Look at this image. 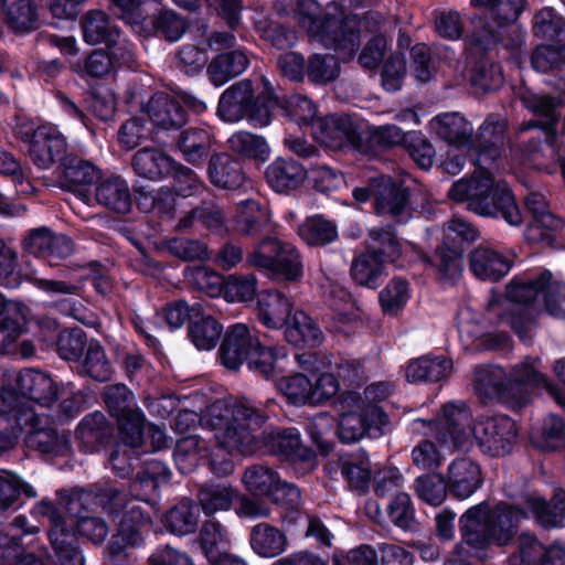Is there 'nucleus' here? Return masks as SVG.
<instances>
[{"label": "nucleus", "instance_id": "nucleus-1", "mask_svg": "<svg viewBox=\"0 0 565 565\" xmlns=\"http://www.w3.org/2000/svg\"><path fill=\"white\" fill-rule=\"evenodd\" d=\"M268 419V411L263 406L218 398L209 408L204 423L220 430L217 439L224 447L243 454L265 446L286 460L309 461L315 457V451L302 444L298 428H264Z\"/></svg>", "mask_w": 565, "mask_h": 565}, {"label": "nucleus", "instance_id": "nucleus-2", "mask_svg": "<svg viewBox=\"0 0 565 565\" xmlns=\"http://www.w3.org/2000/svg\"><path fill=\"white\" fill-rule=\"evenodd\" d=\"M57 397V387L44 372L26 369L19 373L14 388L0 395V451L11 449L23 426L32 422L31 402L50 406Z\"/></svg>", "mask_w": 565, "mask_h": 565}, {"label": "nucleus", "instance_id": "nucleus-3", "mask_svg": "<svg viewBox=\"0 0 565 565\" xmlns=\"http://www.w3.org/2000/svg\"><path fill=\"white\" fill-rule=\"evenodd\" d=\"M436 135L456 149L467 148L475 166H491L501 158L508 121L489 115L473 138L471 124L459 113H444L430 121Z\"/></svg>", "mask_w": 565, "mask_h": 565}, {"label": "nucleus", "instance_id": "nucleus-4", "mask_svg": "<svg viewBox=\"0 0 565 565\" xmlns=\"http://www.w3.org/2000/svg\"><path fill=\"white\" fill-rule=\"evenodd\" d=\"M295 19L311 39L337 52L355 53L360 49L361 19L356 13L328 12L317 0H296Z\"/></svg>", "mask_w": 565, "mask_h": 565}, {"label": "nucleus", "instance_id": "nucleus-5", "mask_svg": "<svg viewBox=\"0 0 565 565\" xmlns=\"http://www.w3.org/2000/svg\"><path fill=\"white\" fill-rule=\"evenodd\" d=\"M447 195L456 203L467 202L468 210L477 215L502 218L512 226H519L523 222L513 192L509 188L500 186L487 169H481L471 180L454 182Z\"/></svg>", "mask_w": 565, "mask_h": 565}, {"label": "nucleus", "instance_id": "nucleus-6", "mask_svg": "<svg viewBox=\"0 0 565 565\" xmlns=\"http://www.w3.org/2000/svg\"><path fill=\"white\" fill-rule=\"evenodd\" d=\"M284 347L265 345L245 323H233L224 331L217 360L228 371L237 372L246 363L247 369L269 380L275 376L277 362L286 358Z\"/></svg>", "mask_w": 565, "mask_h": 565}, {"label": "nucleus", "instance_id": "nucleus-7", "mask_svg": "<svg viewBox=\"0 0 565 565\" xmlns=\"http://www.w3.org/2000/svg\"><path fill=\"white\" fill-rule=\"evenodd\" d=\"M369 239L364 249L354 256L350 276L358 286L376 290L388 276L386 264L404 268L406 255L392 224L371 228Z\"/></svg>", "mask_w": 565, "mask_h": 565}, {"label": "nucleus", "instance_id": "nucleus-8", "mask_svg": "<svg viewBox=\"0 0 565 565\" xmlns=\"http://www.w3.org/2000/svg\"><path fill=\"white\" fill-rule=\"evenodd\" d=\"M526 6V0H501L492 15L476 19L467 38L470 49L483 52L498 45L512 51L521 49L524 36L519 19Z\"/></svg>", "mask_w": 565, "mask_h": 565}, {"label": "nucleus", "instance_id": "nucleus-9", "mask_svg": "<svg viewBox=\"0 0 565 565\" xmlns=\"http://www.w3.org/2000/svg\"><path fill=\"white\" fill-rule=\"evenodd\" d=\"M266 307L260 312L263 323L273 329L285 326V339L296 349H316L323 343L324 334L318 321L300 309L291 313L292 302L282 291H269Z\"/></svg>", "mask_w": 565, "mask_h": 565}, {"label": "nucleus", "instance_id": "nucleus-10", "mask_svg": "<svg viewBox=\"0 0 565 565\" xmlns=\"http://www.w3.org/2000/svg\"><path fill=\"white\" fill-rule=\"evenodd\" d=\"M118 490L108 484V518L117 524L116 532L108 541V564L129 565L128 548L143 545L142 531L151 523V518L141 507L125 504L120 510L115 500Z\"/></svg>", "mask_w": 565, "mask_h": 565}, {"label": "nucleus", "instance_id": "nucleus-11", "mask_svg": "<svg viewBox=\"0 0 565 565\" xmlns=\"http://www.w3.org/2000/svg\"><path fill=\"white\" fill-rule=\"evenodd\" d=\"M478 231L469 223L455 218L446 231L443 243L434 255L422 254V262L437 269L443 280L456 279L462 270V259L470 254L472 244L478 238Z\"/></svg>", "mask_w": 565, "mask_h": 565}, {"label": "nucleus", "instance_id": "nucleus-12", "mask_svg": "<svg viewBox=\"0 0 565 565\" xmlns=\"http://www.w3.org/2000/svg\"><path fill=\"white\" fill-rule=\"evenodd\" d=\"M249 266L267 269L275 277L298 281L303 276L302 263L297 248L277 237H265L246 257Z\"/></svg>", "mask_w": 565, "mask_h": 565}, {"label": "nucleus", "instance_id": "nucleus-13", "mask_svg": "<svg viewBox=\"0 0 565 565\" xmlns=\"http://www.w3.org/2000/svg\"><path fill=\"white\" fill-rule=\"evenodd\" d=\"M356 401L358 409L342 412L337 423V436L342 444H353L367 436H381L383 427L388 424V416L385 411L374 404L364 403L360 395Z\"/></svg>", "mask_w": 565, "mask_h": 565}, {"label": "nucleus", "instance_id": "nucleus-14", "mask_svg": "<svg viewBox=\"0 0 565 565\" xmlns=\"http://www.w3.org/2000/svg\"><path fill=\"white\" fill-rule=\"evenodd\" d=\"M480 450L490 457H503L513 450L518 425L508 415L479 417L472 427Z\"/></svg>", "mask_w": 565, "mask_h": 565}, {"label": "nucleus", "instance_id": "nucleus-15", "mask_svg": "<svg viewBox=\"0 0 565 565\" xmlns=\"http://www.w3.org/2000/svg\"><path fill=\"white\" fill-rule=\"evenodd\" d=\"M147 121L153 132L152 140L168 143L163 137H173L189 120L184 105L167 93H156L143 107Z\"/></svg>", "mask_w": 565, "mask_h": 565}, {"label": "nucleus", "instance_id": "nucleus-16", "mask_svg": "<svg viewBox=\"0 0 565 565\" xmlns=\"http://www.w3.org/2000/svg\"><path fill=\"white\" fill-rule=\"evenodd\" d=\"M243 482L253 497L267 498L278 505L289 507L300 498L299 489L296 486L282 481L276 470L263 465L247 468L243 476Z\"/></svg>", "mask_w": 565, "mask_h": 565}, {"label": "nucleus", "instance_id": "nucleus-17", "mask_svg": "<svg viewBox=\"0 0 565 565\" xmlns=\"http://www.w3.org/2000/svg\"><path fill=\"white\" fill-rule=\"evenodd\" d=\"M375 182L373 210L376 215L390 216L395 223L404 224L413 215L412 190L404 181L391 175H379Z\"/></svg>", "mask_w": 565, "mask_h": 565}, {"label": "nucleus", "instance_id": "nucleus-18", "mask_svg": "<svg viewBox=\"0 0 565 565\" xmlns=\"http://www.w3.org/2000/svg\"><path fill=\"white\" fill-rule=\"evenodd\" d=\"M34 509L39 515L46 516L50 521L49 537L58 565H84V557L75 546L74 524L68 523L47 501H41Z\"/></svg>", "mask_w": 565, "mask_h": 565}, {"label": "nucleus", "instance_id": "nucleus-19", "mask_svg": "<svg viewBox=\"0 0 565 565\" xmlns=\"http://www.w3.org/2000/svg\"><path fill=\"white\" fill-rule=\"evenodd\" d=\"M524 206L531 220L525 227L524 237L529 243L552 247L556 243L557 233L565 225L562 217L548 210L542 193L530 192L524 199Z\"/></svg>", "mask_w": 565, "mask_h": 565}, {"label": "nucleus", "instance_id": "nucleus-20", "mask_svg": "<svg viewBox=\"0 0 565 565\" xmlns=\"http://www.w3.org/2000/svg\"><path fill=\"white\" fill-rule=\"evenodd\" d=\"M135 26L148 35L177 42L186 32L189 23L181 14L164 7L160 0H146Z\"/></svg>", "mask_w": 565, "mask_h": 565}, {"label": "nucleus", "instance_id": "nucleus-21", "mask_svg": "<svg viewBox=\"0 0 565 565\" xmlns=\"http://www.w3.org/2000/svg\"><path fill=\"white\" fill-rule=\"evenodd\" d=\"M363 132L349 115L331 114L318 120L313 136L319 141L334 149H351L361 153Z\"/></svg>", "mask_w": 565, "mask_h": 565}, {"label": "nucleus", "instance_id": "nucleus-22", "mask_svg": "<svg viewBox=\"0 0 565 565\" xmlns=\"http://www.w3.org/2000/svg\"><path fill=\"white\" fill-rule=\"evenodd\" d=\"M480 394L495 399L512 409H521L531 402L529 390L524 388L514 377H508L502 369L487 370L478 377Z\"/></svg>", "mask_w": 565, "mask_h": 565}, {"label": "nucleus", "instance_id": "nucleus-23", "mask_svg": "<svg viewBox=\"0 0 565 565\" xmlns=\"http://www.w3.org/2000/svg\"><path fill=\"white\" fill-rule=\"evenodd\" d=\"M529 520V511L518 504L500 501L484 509V523L498 546L508 545L516 535L519 525Z\"/></svg>", "mask_w": 565, "mask_h": 565}, {"label": "nucleus", "instance_id": "nucleus-24", "mask_svg": "<svg viewBox=\"0 0 565 565\" xmlns=\"http://www.w3.org/2000/svg\"><path fill=\"white\" fill-rule=\"evenodd\" d=\"M58 499L61 507L68 515L77 520L83 516L98 515L106 509V490L99 484L63 489L58 492Z\"/></svg>", "mask_w": 565, "mask_h": 565}, {"label": "nucleus", "instance_id": "nucleus-25", "mask_svg": "<svg viewBox=\"0 0 565 565\" xmlns=\"http://www.w3.org/2000/svg\"><path fill=\"white\" fill-rule=\"evenodd\" d=\"M25 252L47 259L50 264L64 259L73 253V242L65 235H55L47 227H39L30 231L23 239Z\"/></svg>", "mask_w": 565, "mask_h": 565}, {"label": "nucleus", "instance_id": "nucleus-26", "mask_svg": "<svg viewBox=\"0 0 565 565\" xmlns=\"http://www.w3.org/2000/svg\"><path fill=\"white\" fill-rule=\"evenodd\" d=\"M449 494L458 500L471 497L483 483L481 467L470 458L455 459L448 467Z\"/></svg>", "mask_w": 565, "mask_h": 565}, {"label": "nucleus", "instance_id": "nucleus-27", "mask_svg": "<svg viewBox=\"0 0 565 565\" xmlns=\"http://www.w3.org/2000/svg\"><path fill=\"white\" fill-rule=\"evenodd\" d=\"M65 138L52 127H38L33 134V142L29 147L31 160L41 169H47L53 163L66 157Z\"/></svg>", "mask_w": 565, "mask_h": 565}, {"label": "nucleus", "instance_id": "nucleus-28", "mask_svg": "<svg viewBox=\"0 0 565 565\" xmlns=\"http://www.w3.org/2000/svg\"><path fill=\"white\" fill-rule=\"evenodd\" d=\"M210 182L220 189L235 191L246 182L242 161L228 152H213L207 164Z\"/></svg>", "mask_w": 565, "mask_h": 565}, {"label": "nucleus", "instance_id": "nucleus-29", "mask_svg": "<svg viewBox=\"0 0 565 565\" xmlns=\"http://www.w3.org/2000/svg\"><path fill=\"white\" fill-rule=\"evenodd\" d=\"M308 177L307 168L292 158L278 157L265 171V180L277 193H289L299 189Z\"/></svg>", "mask_w": 565, "mask_h": 565}, {"label": "nucleus", "instance_id": "nucleus-30", "mask_svg": "<svg viewBox=\"0 0 565 565\" xmlns=\"http://www.w3.org/2000/svg\"><path fill=\"white\" fill-rule=\"evenodd\" d=\"M194 313L186 330L188 340L199 351H211L217 347L224 334V326L212 315L205 312L200 303H195Z\"/></svg>", "mask_w": 565, "mask_h": 565}, {"label": "nucleus", "instance_id": "nucleus-31", "mask_svg": "<svg viewBox=\"0 0 565 565\" xmlns=\"http://www.w3.org/2000/svg\"><path fill=\"white\" fill-rule=\"evenodd\" d=\"M276 391L279 398L267 399L265 409L278 405L282 407L299 408L306 405H312V380L302 373L286 375L276 381Z\"/></svg>", "mask_w": 565, "mask_h": 565}, {"label": "nucleus", "instance_id": "nucleus-32", "mask_svg": "<svg viewBox=\"0 0 565 565\" xmlns=\"http://www.w3.org/2000/svg\"><path fill=\"white\" fill-rule=\"evenodd\" d=\"M524 509L543 529L565 527V491L556 490L551 501L541 495H526Z\"/></svg>", "mask_w": 565, "mask_h": 565}, {"label": "nucleus", "instance_id": "nucleus-33", "mask_svg": "<svg viewBox=\"0 0 565 565\" xmlns=\"http://www.w3.org/2000/svg\"><path fill=\"white\" fill-rule=\"evenodd\" d=\"M512 266L511 258L491 248H476L469 254L470 271L483 281H500L510 273Z\"/></svg>", "mask_w": 565, "mask_h": 565}, {"label": "nucleus", "instance_id": "nucleus-34", "mask_svg": "<svg viewBox=\"0 0 565 565\" xmlns=\"http://www.w3.org/2000/svg\"><path fill=\"white\" fill-rule=\"evenodd\" d=\"M171 143H175L185 161L199 167L212 154L213 136L209 128L190 127L173 135Z\"/></svg>", "mask_w": 565, "mask_h": 565}, {"label": "nucleus", "instance_id": "nucleus-35", "mask_svg": "<svg viewBox=\"0 0 565 565\" xmlns=\"http://www.w3.org/2000/svg\"><path fill=\"white\" fill-rule=\"evenodd\" d=\"M550 278V269H543L536 275L530 273L515 275L505 286V297L513 303L531 308L536 303Z\"/></svg>", "mask_w": 565, "mask_h": 565}, {"label": "nucleus", "instance_id": "nucleus-36", "mask_svg": "<svg viewBox=\"0 0 565 565\" xmlns=\"http://www.w3.org/2000/svg\"><path fill=\"white\" fill-rule=\"evenodd\" d=\"M201 509L190 498L181 499L162 518L163 527L172 535L182 537L196 532Z\"/></svg>", "mask_w": 565, "mask_h": 565}, {"label": "nucleus", "instance_id": "nucleus-37", "mask_svg": "<svg viewBox=\"0 0 565 565\" xmlns=\"http://www.w3.org/2000/svg\"><path fill=\"white\" fill-rule=\"evenodd\" d=\"M174 159L157 148L145 147L132 157L131 166L141 178L159 181L169 178Z\"/></svg>", "mask_w": 565, "mask_h": 565}, {"label": "nucleus", "instance_id": "nucleus-38", "mask_svg": "<svg viewBox=\"0 0 565 565\" xmlns=\"http://www.w3.org/2000/svg\"><path fill=\"white\" fill-rule=\"evenodd\" d=\"M452 369V361L444 355H424L412 360L405 372L407 382H439L446 379Z\"/></svg>", "mask_w": 565, "mask_h": 565}, {"label": "nucleus", "instance_id": "nucleus-39", "mask_svg": "<svg viewBox=\"0 0 565 565\" xmlns=\"http://www.w3.org/2000/svg\"><path fill=\"white\" fill-rule=\"evenodd\" d=\"M263 89L255 96L249 98L246 106V118L253 126L265 127L270 124L273 111L282 105L281 98L276 94L271 83L262 77Z\"/></svg>", "mask_w": 565, "mask_h": 565}, {"label": "nucleus", "instance_id": "nucleus-40", "mask_svg": "<svg viewBox=\"0 0 565 565\" xmlns=\"http://www.w3.org/2000/svg\"><path fill=\"white\" fill-rule=\"evenodd\" d=\"M514 377L524 388H544L555 404L565 411V388L539 371L530 360L520 363L513 372Z\"/></svg>", "mask_w": 565, "mask_h": 565}, {"label": "nucleus", "instance_id": "nucleus-41", "mask_svg": "<svg viewBox=\"0 0 565 565\" xmlns=\"http://www.w3.org/2000/svg\"><path fill=\"white\" fill-rule=\"evenodd\" d=\"M58 170L63 177L62 188L77 191L78 186L90 185L102 179V172L89 161L67 154L62 159Z\"/></svg>", "mask_w": 565, "mask_h": 565}, {"label": "nucleus", "instance_id": "nucleus-42", "mask_svg": "<svg viewBox=\"0 0 565 565\" xmlns=\"http://www.w3.org/2000/svg\"><path fill=\"white\" fill-rule=\"evenodd\" d=\"M247 56L238 50L217 54L207 66V74L214 86H223L242 74L248 66Z\"/></svg>", "mask_w": 565, "mask_h": 565}, {"label": "nucleus", "instance_id": "nucleus-43", "mask_svg": "<svg viewBox=\"0 0 565 565\" xmlns=\"http://www.w3.org/2000/svg\"><path fill=\"white\" fill-rule=\"evenodd\" d=\"M444 422L437 433L441 445L460 448L466 439V427L462 418L466 416V405L448 402L443 406Z\"/></svg>", "mask_w": 565, "mask_h": 565}, {"label": "nucleus", "instance_id": "nucleus-44", "mask_svg": "<svg viewBox=\"0 0 565 565\" xmlns=\"http://www.w3.org/2000/svg\"><path fill=\"white\" fill-rule=\"evenodd\" d=\"M9 26L14 32L25 33L39 28L35 0H0Z\"/></svg>", "mask_w": 565, "mask_h": 565}, {"label": "nucleus", "instance_id": "nucleus-45", "mask_svg": "<svg viewBox=\"0 0 565 565\" xmlns=\"http://www.w3.org/2000/svg\"><path fill=\"white\" fill-rule=\"evenodd\" d=\"M81 450L88 454L100 451L106 446V416L96 411L86 415L76 428Z\"/></svg>", "mask_w": 565, "mask_h": 565}, {"label": "nucleus", "instance_id": "nucleus-46", "mask_svg": "<svg viewBox=\"0 0 565 565\" xmlns=\"http://www.w3.org/2000/svg\"><path fill=\"white\" fill-rule=\"evenodd\" d=\"M250 546L262 557H275L285 552L287 537L282 531L268 523L255 525L250 532Z\"/></svg>", "mask_w": 565, "mask_h": 565}, {"label": "nucleus", "instance_id": "nucleus-47", "mask_svg": "<svg viewBox=\"0 0 565 565\" xmlns=\"http://www.w3.org/2000/svg\"><path fill=\"white\" fill-rule=\"evenodd\" d=\"M111 418L115 420L118 439L122 445L132 449L142 446L147 418L140 407L119 413Z\"/></svg>", "mask_w": 565, "mask_h": 565}, {"label": "nucleus", "instance_id": "nucleus-48", "mask_svg": "<svg viewBox=\"0 0 565 565\" xmlns=\"http://www.w3.org/2000/svg\"><path fill=\"white\" fill-rule=\"evenodd\" d=\"M482 55L475 62L470 71V83L482 93L498 90L504 81L502 68L499 63L491 61L487 52L479 51Z\"/></svg>", "mask_w": 565, "mask_h": 565}, {"label": "nucleus", "instance_id": "nucleus-49", "mask_svg": "<svg viewBox=\"0 0 565 565\" xmlns=\"http://www.w3.org/2000/svg\"><path fill=\"white\" fill-rule=\"evenodd\" d=\"M267 211L255 200L244 201L234 217V228L242 235H256L268 224Z\"/></svg>", "mask_w": 565, "mask_h": 565}, {"label": "nucleus", "instance_id": "nucleus-50", "mask_svg": "<svg viewBox=\"0 0 565 565\" xmlns=\"http://www.w3.org/2000/svg\"><path fill=\"white\" fill-rule=\"evenodd\" d=\"M341 475L348 482L350 489L365 491L369 489L372 471L366 455L354 458L353 455L344 454L339 457Z\"/></svg>", "mask_w": 565, "mask_h": 565}, {"label": "nucleus", "instance_id": "nucleus-51", "mask_svg": "<svg viewBox=\"0 0 565 565\" xmlns=\"http://www.w3.org/2000/svg\"><path fill=\"white\" fill-rule=\"evenodd\" d=\"M282 105L290 120L295 121L301 129L311 128L312 134L318 127L317 105L307 96L292 95L289 98H281Z\"/></svg>", "mask_w": 565, "mask_h": 565}, {"label": "nucleus", "instance_id": "nucleus-52", "mask_svg": "<svg viewBox=\"0 0 565 565\" xmlns=\"http://www.w3.org/2000/svg\"><path fill=\"white\" fill-rule=\"evenodd\" d=\"M339 60L332 54L312 53L307 58L306 78L315 85H326L340 75Z\"/></svg>", "mask_w": 565, "mask_h": 565}, {"label": "nucleus", "instance_id": "nucleus-53", "mask_svg": "<svg viewBox=\"0 0 565 565\" xmlns=\"http://www.w3.org/2000/svg\"><path fill=\"white\" fill-rule=\"evenodd\" d=\"M298 233L311 246H324L338 238L337 225L322 215L308 217L299 226Z\"/></svg>", "mask_w": 565, "mask_h": 565}, {"label": "nucleus", "instance_id": "nucleus-54", "mask_svg": "<svg viewBox=\"0 0 565 565\" xmlns=\"http://www.w3.org/2000/svg\"><path fill=\"white\" fill-rule=\"evenodd\" d=\"M409 297V282L407 279L395 276L380 291L379 302L382 311L393 317L406 307Z\"/></svg>", "mask_w": 565, "mask_h": 565}, {"label": "nucleus", "instance_id": "nucleus-55", "mask_svg": "<svg viewBox=\"0 0 565 565\" xmlns=\"http://www.w3.org/2000/svg\"><path fill=\"white\" fill-rule=\"evenodd\" d=\"M30 448L41 454L64 455L68 447V438L66 434L58 433L53 427L34 429L29 433L25 440Z\"/></svg>", "mask_w": 565, "mask_h": 565}, {"label": "nucleus", "instance_id": "nucleus-56", "mask_svg": "<svg viewBox=\"0 0 565 565\" xmlns=\"http://www.w3.org/2000/svg\"><path fill=\"white\" fill-rule=\"evenodd\" d=\"M409 142V136L405 134L396 125L381 126L363 135L362 146L366 151H361L362 154L373 153L376 147L392 148L394 146L406 147Z\"/></svg>", "mask_w": 565, "mask_h": 565}, {"label": "nucleus", "instance_id": "nucleus-57", "mask_svg": "<svg viewBox=\"0 0 565 565\" xmlns=\"http://www.w3.org/2000/svg\"><path fill=\"white\" fill-rule=\"evenodd\" d=\"M234 497V489L225 483L204 484L199 492L200 503L206 515H212L220 510H228Z\"/></svg>", "mask_w": 565, "mask_h": 565}, {"label": "nucleus", "instance_id": "nucleus-58", "mask_svg": "<svg viewBox=\"0 0 565 565\" xmlns=\"http://www.w3.org/2000/svg\"><path fill=\"white\" fill-rule=\"evenodd\" d=\"M227 142L234 152L247 159L265 161L269 156L265 138L248 131L233 134Z\"/></svg>", "mask_w": 565, "mask_h": 565}, {"label": "nucleus", "instance_id": "nucleus-59", "mask_svg": "<svg viewBox=\"0 0 565 565\" xmlns=\"http://www.w3.org/2000/svg\"><path fill=\"white\" fill-rule=\"evenodd\" d=\"M531 64L534 70L542 73L565 71V42H555L536 46L531 56Z\"/></svg>", "mask_w": 565, "mask_h": 565}, {"label": "nucleus", "instance_id": "nucleus-60", "mask_svg": "<svg viewBox=\"0 0 565 565\" xmlns=\"http://www.w3.org/2000/svg\"><path fill=\"white\" fill-rule=\"evenodd\" d=\"M537 447L545 451H556L565 447V420L562 416L550 413L543 418Z\"/></svg>", "mask_w": 565, "mask_h": 565}, {"label": "nucleus", "instance_id": "nucleus-61", "mask_svg": "<svg viewBox=\"0 0 565 565\" xmlns=\"http://www.w3.org/2000/svg\"><path fill=\"white\" fill-rule=\"evenodd\" d=\"M565 21L552 7L539 10L532 20L533 35L543 40H556L564 31Z\"/></svg>", "mask_w": 565, "mask_h": 565}, {"label": "nucleus", "instance_id": "nucleus-62", "mask_svg": "<svg viewBox=\"0 0 565 565\" xmlns=\"http://www.w3.org/2000/svg\"><path fill=\"white\" fill-rule=\"evenodd\" d=\"M415 491L422 500L435 507L440 505L449 494L446 477L438 473L417 477Z\"/></svg>", "mask_w": 565, "mask_h": 565}, {"label": "nucleus", "instance_id": "nucleus-63", "mask_svg": "<svg viewBox=\"0 0 565 565\" xmlns=\"http://www.w3.org/2000/svg\"><path fill=\"white\" fill-rule=\"evenodd\" d=\"M78 373L97 382L106 381V352L99 341L89 340L85 355L78 365Z\"/></svg>", "mask_w": 565, "mask_h": 565}, {"label": "nucleus", "instance_id": "nucleus-64", "mask_svg": "<svg viewBox=\"0 0 565 565\" xmlns=\"http://www.w3.org/2000/svg\"><path fill=\"white\" fill-rule=\"evenodd\" d=\"M519 561L520 565H555L553 557L536 537H521L518 554L512 556V562Z\"/></svg>", "mask_w": 565, "mask_h": 565}]
</instances>
